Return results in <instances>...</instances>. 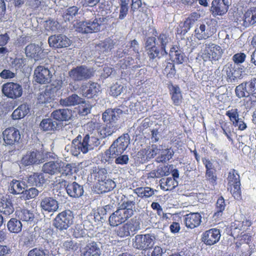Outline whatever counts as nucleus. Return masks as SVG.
Masks as SVG:
<instances>
[{
  "mask_svg": "<svg viewBox=\"0 0 256 256\" xmlns=\"http://www.w3.org/2000/svg\"><path fill=\"white\" fill-rule=\"evenodd\" d=\"M104 160L109 164H112L114 160V162L117 164L124 165L128 164L129 157L127 154H118V156L104 155Z\"/></svg>",
  "mask_w": 256,
  "mask_h": 256,
  "instance_id": "c9c22d12",
  "label": "nucleus"
},
{
  "mask_svg": "<svg viewBox=\"0 0 256 256\" xmlns=\"http://www.w3.org/2000/svg\"><path fill=\"white\" fill-rule=\"evenodd\" d=\"M133 192L138 197L147 199L154 196L157 190L148 186H141L134 189Z\"/></svg>",
  "mask_w": 256,
  "mask_h": 256,
  "instance_id": "72a5a7b5",
  "label": "nucleus"
},
{
  "mask_svg": "<svg viewBox=\"0 0 256 256\" xmlns=\"http://www.w3.org/2000/svg\"><path fill=\"white\" fill-rule=\"evenodd\" d=\"M247 82H243L236 86L235 89L236 96L239 98L248 97L251 95L250 91H248Z\"/></svg>",
  "mask_w": 256,
  "mask_h": 256,
  "instance_id": "c03bdc74",
  "label": "nucleus"
},
{
  "mask_svg": "<svg viewBox=\"0 0 256 256\" xmlns=\"http://www.w3.org/2000/svg\"><path fill=\"white\" fill-rule=\"evenodd\" d=\"M25 188L26 184L24 182L12 180L10 183L8 190L13 194H23Z\"/></svg>",
  "mask_w": 256,
  "mask_h": 256,
  "instance_id": "f704fd0d",
  "label": "nucleus"
},
{
  "mask_svg": "<svg viewBox=\"0 0 256 256\" xmlns=\"http://www.w3.org/2000/svg\"><path fill=\"white\" fill-rule=\"evenodd\" d=\"M114 182L110 179H107L100 182V188L101 192L105 193L113 190L116 187Z\"/></svg>",
  "mask_w": 256,
  "mask_h": 256,
  "instance_id": "864d4df0",
  "label": "nucleus"
},
{
  "mask_svg": "<svg viewBox=\"0 0 256 256\" xmlns=\"http://www.w3.org/2000/svg\"><path fill=\"white\" fill-rule=\"evenodd\" d=\"M124 54L128 55H132L134 53L138 54V44L136 40H133L126 44L124 50H123Z\"/></svg>",
  "mask_w": 256,
  "mask_h": 256,
  "instance_id": "8fccbe9b",
  "label": "nucleus"
},
{
  "mask_svg": "<svg viewBox=\"0 0 256 256\" xmlns=\"http://www.w3.org/2000/svg\"><path fill=\"white\" fill-rule=\"evenodd\" d=\"M122 110L120 108H109L102 114V119L104 122H110L116 124V121L122 114Z\"/></svg>",
  "mask_w": 256,
  "mask_h": 256,
  "instance_id": "5701e85b",
  "label": "nucleus"
},
{
  "mask_svg": "<svg viewBox=\"0 0 256 256\" xmlns=\"http://www.w3.org/2000/svg\"><path fill=\"white\" fill-rule=\"evenodd\" d=\"M126 224L128 227L132 235L135 234L141 228L140 220L136 218L131 219Z\"/></svg>",
  "mask_w": 256,
  "mask_h": 256,
  "instance_id": "6e6d98bb",
  "label": "nucleus"
},
{
  "mask_svg": "<svg viewBox=\"0 0 256 256\" xmlns=\"http://www.w3.org/2000/svg\"><path fill=\"white\" fill-rule=\"evenodd\" d=\"M14 212V208L10 196H3L0 199V213L6 216L12 214Z\"/></svg>",
  "mask_w": 256,
  "mask_h": 256,
  "instance_id": "c85d7f7f",
  "label": "nucleus"
},
{
  "mask_svg": "<svg viewBox=\"0 0 256 256\" xmlns=\"http://www.w3.org/2000/svg\"><path fill=\"white\" fill-rule=\"evenodd\" d=\"M72 116V110L68 108L58 109L51 114V117L58 122L68 121Z\"/></svg>",
  "mask_w": 256,
  "mask_h": 256,
  "instance_id": "2f4dec72",
  "label": "nucleus"
},
{
  "mask_svg": "<svg viewBox=\"0 0 256 256\" xmlns=\"http://www.w3.org/2000/svg\"><path fill=\"white\" fill-rule=\"evenodd\" d=\"M169 54L172 60L178 64H182L184 60V54L178 48H172Z\"/></svg>",
  "mask_w": 256,
  "mask_h": 256,
  "instance_id": "4c0bfd02",
  "label": "nucleus"
},
{
  "mask_svg": "<svg viewBox=\"0 0 256 256\" xmlns=\"http://www.w3.org/2000/svg\"><path fill=\"white\" fill-rule=\"evenodd\" d=\"M114 42L110 38H107L104 41H101L96 46V50L100 54L106 55L114 48Z\"/></svg>",
  "mask_w": 256,
  "mask_h": 256,
  "instance_id": "bb28decb",
  "label": "nucleus"
},
{
  "mask_svg": "<svg viewBox=\"0 0 256 256\" xmlns=\"http://www.w3.org/2000/svg\"><path fill=\"white\" fill-rule=\"evenodd\" d=\"M80 89L83 96L92 98L100 91V86L94 82L84 83L82 85Z\"/></svg>",
  "mask_w": 256,
  "mask_h": 256,
  "instance_id": "c756f323",
  "label": "nucleus"
},
{
  "mask_svg": "<svg viewBox=\"0 0 256 256\" xmlns=\"http://www.w3.org/2000/svg\"><path fill=\"white\" fill-rule=\"evenodd\" d=\"M83 99L76 94H72L66 98H60L59 103L63 106H74L80 104H84Z\"/></svg>",
  "mask_w": 256,
  "mask_h": 256,
  "instance_id": "473e14b6",
  "label": "nucleus"
},
{
  "mask_svg": "<svg viewBox=\"0 0 256 256\" xmlns=\"http://www.w3.org/2000/svg\"><path fill=\"white\" fill-rule=\"evenodd\" d=\"M48 41L50 46L56 48H66L71 44L70 40L62 34L52 36L49 37Z\"/></svg>",
  "mask_w": 256,
  "mask_h": 256,
  "instance_id": "aec40b11",
  "label": "nucleus"
},
{
  "mask_svg": "<svg viewBox=\"0 0 256 256\" xmlns=\"http://www.w3.org/2000/svg\"><path fill=\"white\" fill-rule=\"evenodd\" d=\"M50 152H41L37 150L28 152L22 157V163L25 166L42 163L48 156H50Z\"/></svg>",
  "mask_w": 256,
  "mask_h": 256,
  "instance_id": "20e7f679",
  "label": "nucleus"
},
{
  "mask_svg": "<svg viewBox=\"0 0 256 256\" xmlns=\"http://www.w3.org/2000/svg\"><path fill=\"white\" fill-rule=\"evenodd\" d=\"M170 38L166 34H161L158 36L157 44L160 46L162 54H168L166 47L170 42Z\"/></svg>",
  "mask_w": 256,
  "mask_h": 256,
  "instance_id": "49530a36",
  "label": "nucleus"
},
{
  "mask_svg": "<svg viewBox=\"0 0 256 256\" xmlns=\"http://www.w3.org/2000/svg\"><path fill=\"white\" fill-rule=\"evenodd\" d=\"M64 163L61 160L50 161L45 163L42 167V171L50 175L60 173L64 168Z\"/></svg>",
  "mask_w": 256,
  "mask_h": 256,
  "instance_id": "f3484780",
  "label": "nucleus"
},
{
  "mask_svg": "<svg viewBox=\"0 0 256 256\" xmlns=\"http://www.w3.org/2000/svg\"><path fill=\"white\" fill-rule=\"evenodd\" d=\"M73 214L70 210H65L60 213L54 218L53 225L59 230H66L73 222Z\"/></svg>",
  "mask_w": 256,
  "mask_h": 256,
  "instance_id": "6e6552de",
  "label": "nucleus"
},
{
  "mask_svg": "<svg viewBox=\"0 0 256 256\" xmlns=\"http://www.w3.org/2000/svg\"><path fill=\"white\" fill-rule=\"evenodd\" d=\"M228 189L235 199L241 198L240 182V176L234 169L230 170L228 177Z\"/></svg>",
  "mask_w": 256,
  "mask_h": 256,
  "instance_id": "423d86ee",
  "label": "nucleus"
},
{
  "mask_svg": "<svg viewBox=\"0 0 256 256\" xmlns=\"http://www.w3.org/2000/svg\"><path fill=\"white\" fill-rule=\"evenodd\" d=\"M119 126L117 124L108 122L105 126L102 127L99 132L102 138L111 136L118 128Z\"/></svg>",
  "mask_w": 256,
  "mask_h": 256,
  "instance_id": "e433bc0d",
  "label": "nucleus"
},
{
  "mask_svg": "<svg viewBox=\"0 0 256 256\" xmlns=\"http://www.w3.org/2000/svg\"><path fill=\"white\" fill-rule=\"evenodd\" d=\"M86 228H87L86 226H84V225L77 224L74 229V236L76 238L84 237L86 234Z\"/></svg>",
  "mask_w": 256,
  "mask_h": 256,
  "instance_id": "774afa93",
  "label": "nucleus"
},
{
  "mask_svg": "<svg viewBox=\"0 0 256 256\" xmlns=\"http://www.w3.org/2000/svg\"><path fill=\"white\" fill-rule=\"evenodd\" d=\"M130 143V138L128 134H124L114 140L104 155L118 156L122 154Z\"/></svg>",
  "mask_w": 256,
  "mask_h": 256,
  "instance_id": "7ed1b4c3",
  "label": "nucleus"
},
{
  "mask_svg": "<svg viewBox=\"0 0 256 256\" xmlns=\"http://www.w3.org/2000/svg\"><path fill=\"white\" fill-rule=\"evenodd\" d=\"M25 52L28 57L34 58L35 60L40 58L42 56V50L38 44H30L25 48Z\"/></svg>",
  "mask_w": 256,
  "mask_h": 256,
  "instance_id": "cd10ccee",
  "label": "nucleus"
},
{
  "mask_svg": "<svg viewBox=\"0 0 256 256\" xmlns=\"http://www.w3.org/2000/svg\"><path fill=\"white\" fill-rule=\"evenodd\" d=\"M230 4V0H214L212 2L213 12L222 16L226 12Z\"/></svg>",
  "mask_w": 256,
  "mask_h": 256,
  "instance_id": "393cba45",
  "label": "nucleus"
},
{
  "mask_svg": "<svg viewBox=\"0 0 256 256\" xmlns=\"http://www.w3.org/2000/svg\"><path fill=\"white\" fill-rule=\"evenodd\" d=\"M226 115L228 116L232 124H236V122L238 120L239 114L237 108H232L226 111Z\"/></svg>",
  "mask_w": 256,
  "mask_h": 256,
  "instance_id": "69168bd1",
  "label": "nucleus"
},
{
  "mask_svg": "<svg viewBox=\"0 0 256 256\" xmlns=\"http://www.w3.org/2000/svg\"><path fill=\"white\" fill-rule=\"evenodd\" d=\"M35 80L40 84L49 83L52 80V72L48 68L39 66L34 70Z\"/></svg>",
  "mask_w": 256,
  "mask_h": 256,
  "instance_id": "dca6fc26",
  "label": "nucleus"
},
{
  "mask_svg": "<svg viewBox=\"0 0 256 256\" xmlns=\"http://www.w3.org/2000/svg\"><path fill=\"white\" fill-rule=\"evenodd\" d=\"M132 212L129 210H124L120 206L109 216V222L110 226H116L125 222L127 220L132 217Z\"/></svg>",
  "mask_w": 256,
  "mask_h": 256,
  "instance_id": "ddd939ff",
  "label": "nucleus"
},
{
  "mask_svg": "<svg viewBox=\"0 0 256 256\" xmlns=\"http://www.w3.org/2000/svg\"><path fill=\"white\" fill-rule=\"evenodd\" d=\"M2 134L4 142L7 146H14L20 142L21 138L20 131L14 127L6 128Z\"/></svg>",
  "mask_w": 256,
  "mask_h": 256,
  "instance_id": "2eb2a0df",
  "label": "nucleus"
},
{
  "mask_svg": "<svg viewBox=\"0 0 256 256\" xmlns=\"http://www.w3.org/2000/svg\"><path fill=\"white\" fill-rule=\"evenodd\" d=\"M118 66L122 69L131 68L132 70H135L136 68L140 67L142 64L140 59V56L136 55V62L132 57H128L120 60Z\"/></svg>",
  "mask_w": 256,
  "mask_h": 256,
  "instance_id": "412c9836",
  "label": "nucleus"
},
{
  "mask_svg": "<svg viewBox=\"0 0 256 256\" xmlns=\"http://www.w3.org/2000/svg\"><path fill=\"white\" fill-rule=\"evenodd\" d=\"M156 240L153 234H138L132 240V246L136 249L144 250L153 246Z\"/></svg>",
  "mask_w": 256,
  "mask_h": 256,
  "instance_id": "1a4fd4ad",
  "label": "nucleus"
},
{
  "mask_svg": "<svg viewBox=\"0 0 256 256\" xmlns=\"http://www.w3.org/2000/svg\"><path fill=\"white\" fill-rule=\"evenodd\" d=\"M39 192V190L36 188H32L28 190H24L23 194V196L27 200L34 198L38 195Z\"/></svg>",
  "mask_w": 256,
  "mask_h": 256,
  "instance_id": "338daca9",
  "label": "nucleus"
},
{
  "mask_svg": "<svg viewBox=\"0 0 256 256\" xmlns=\"http://www.w3.org/2000/svg\"><path fill=\"white\" fill-rule=\"evenodd\" d=\"M224 53L222 48L216 44H206L200 52V56L205 61H217Z\"/></svg>",
  "mask_w": 256,
  "mask_h": 256,
  "instance_id": "f03ea898",
  "label": "nucleus"
},
{
  "mask_svg": "<svg viewBox=\"0 0 256 256\" xmlns=\"http://www.w3.org/2000/svg\"><path fill=\"white\" fill-rule=\"evenodd\" d=\"M215 32L216 29L214 28L211 29L208 23L206 24H200L195 30V36L198 40L206 39Z\"/></svg>",
  "mask_w": 256,
  "mask_h": 256,
  "instance_id": "4be33fe9",
  "label": "nucleus"
},
{
  "mask_svg": "<svg viewBox=\"0 0 256 256\" xmlns=\"http://www.w3.org/2000/svg\"><path fill=\"white\" fill-rule=\"evenodd\" d=\"M170 90L173 104L175 106H179L182 98L180 88L177 86H172Z\"/></svg>",
  "mask_w": 256,
  "mask_h": 256,
  "instance_id": "de8ad7c7",
  "label": "nucleus"
},
{
  "mask_svg": "<svg viewBox=\"0 0 256 256\" xmlns=\"http://www.w3.org/2000/svg\"><path fill=\"white\" fill-rule=\"evenodd\" d=\"M7 227L10 232L17 234L21 232L22 225L20 220L12 218L8 222Z\"/></svg>",
  "mask_w": 256,
  "mask_h": 256,
  "instance_id": "a18cd8bd",
  "label": "nucleus"
},
{
  "mask_svg": "<svg viewBox=\"0 0 256 256\" xmlns=\"http://www.w3.org/2000/svg\"><path fill=\"white\" fill-rule=\"evenodd\" d=\"M132 212L129 210H124L120 206L109 216V222L110 226H116L125 222L127 220L132 217Z\"/></svg>",
  "mask_w": 256,
  "mask_h": 256,
  "instance_id": "f8f14e48",
  "label": "nucleus"
},
{
  "mask_svg": "<svg viewBox=\"0 0 256 256\" xmlns=\"http://www.w3.org/2000/svg\"><path fill=\"white\" fill-rule=\"evenodd\" d=\"M220 236V230L212 228L202 234V240L206 245L212 246L218 242Z\"/></svg>",
  "mask_w": 256,
  "mask_h": 256,
  "instance_id": "a211bd4d",
  "label": "nucleus"
},
{
  "mask_svg": "<svg viewBox=\"0 0 256 256\" xmlns=\"http://www.w3.org/2000/svg\"><path fill=\"white\" fill-rule=\"evenodd\" d=\"M233 66L232 64L228 63L224 66L222 69V72L226 74V80L228 83H234L233 72H234Z\"/></svg>",
  "mask_w": 256,
  "mask_h": 256,
  "instance_id": "bf43d9fd",
  "label": "nucleus"
},
{
  "mask_svg": "<svg viewBox=\"0 0 256 256\" xmlns=\"http://www.w3.org/2000/svg\"><path fill=\"white\" fill-rule=\"evenodd\" d=\"M117 235L120 238L130 236L132 234L126 224L120 226L116 230Z\"/></svg>",
  "mask_w": 256,
  "mask_h": 256,
  "instance_id": "0e129e2a",
  "label": "nucleus"
},
{
  "mask_svg": "<svg viewBox=\"0 0 256 256\" xmlns=\"http://www.w3.org/2000/svg\"><path fill=\"white\" fill-rule=\"evenodd\" d=\"M160 184L161 189L165 191L171 190L178 186L177 181L172 177L162 178Z\"/></svg>",
  "mask_w": 256,
  "mask_h": 256,
  "instance_id": "ea45409f",
  "label": "nucleus"
},
{
  "mask_svg": "<svg viewBox=\"0 0 256 256\" xmlns=\"http://www.w3.org/2000/svg\"><path fill=\"white\" fill-rule=\"evenodd\" d=\"M226 207V204L224 198L220 196V197L216 202L215 212L214 216L216 218H220L222 214L223 211L224 210Z\"/></svg>",
  "mask_w": 256,
  "mask_h": 256,
  "instance_id": "603ef678",
  "label": "nucleus"
},
{
  "mask_svg": "<svg viewBox=\"0 0 256 256\" xmlns=\"http://www.w3.org/2000/svg\"><path fill=\"white\" fill-rule=\"evenodd\" d=\"M53 96L54 95L52 94L50 90L46 89L38 94V100L39 103L50 102L53 99Z\"/></svg>",
  "mask_w": 256,
  "mask_h": 256,
  "instance_id": "5fc2aeb1",
  "label": "nucleus"
},
{
  "mask_svg": "<svg viewBox=\"0 0 256 256\" xmlns=\"http://www.w3.org/2000/svg\"><path fill=\"white\" fill-rule=\"evenodd\" d=\"M40 206L43 211L48 212H54L58 210L59 204L52 197L44 196L41 198Z\"/></svg>",
  "mask_w": 256,
  "mask_h": 256,
  "instance_id": "6ab92c4d",
  "label": "nucleus"
},
{
  "mask_svg": "<svg viewBox=\"0 0 256 256\" xmlns=\"http://www.w3.org/2000/svg\"><path fill=\"white\" fill-rule=\"evenodd\" d=\"M92 75V70L84 66H78L68 72V76L74 81L84 80L90 78Z\"/></svg>",
  "mask_w": 256,
  "mask_h": 256,
  "instance_id": "9d476101",
  "label": "nucleus"
},
{
  "mask_svg": "<svg viewBox=\"0 0 256 256\" xmlns=\"http://www.w3.org/2000/svg\"><path fill=\"white\" fill-rule=\"evenodd\" d=\"M2 91L4 96L12 99H16L20 97L23 92L22 86L13 82L4 84Z\"/></svg>",
  "mask_w": 256,
  "mask_h": 256,
  "instance_id": "9b49d317",
  "label": "nucleus"
},
{
  "mask_svg": "<svg viewBox=\"0 0 256 256\" xmlns=\"http://www.w3.org/2000/svg\"><path fill=\"white\" fill-rule=\"evenodd\" d=\"M100 250L96 242H91L80 250V256H100Z\"/></svg>",
  "mask_w": 256,
  "mask_h": 256,
  "instance_id": "a878e982",
  "label": "nucleus"
},
{
  "mask_svg": "<svg viewBox=\"0 0 256 256\" xmlns=\"http://www.w3.org/2000/svg\"><path fill=\"white\" fill-rule=\"evenodd\" d=\"M45 180L42 174L34 173L27 178V182L30 186H40L44 182Z\"/></svg>",
  "mask_w": 256,
  "mask_h": 256,
  "instance_id": "37998d69",
  "label": "nucleus"
},
{
  "mask_svg": "<svg viewBox=\"0 0 256 256\" xmlns=\"http://www.w3.org/2000/svg\"><path fill=\"white\" fill-rule=\"evenodd\" d=\"M28 256H49V252L47 250L36 248L30 250Z\"/></svg>",
  "mask_w": 256,
  "mask_h": 256,
  "instance_id": "680f3d73",
  "label": "nucleus"
},
{
  "mask_svg": "<svg viewBox=\"0 0 256 256\" xmlns=\"http://www.w3.org/2000/svg\"><path fill=\"white\" fill-rule=\"evenodd\" d=\"M122 202L120 205V207L124 210H129L132 212L131 215L133 216L134 214V208L136 207L135 202H132V200H128V199L124 197L122 199Z\"/></svg>",
  "mask_w": 256,
  "mask_h": 256,
  "instance_id": "052dcab7",
  "label": "nucleus"
},
{
  "mask_svg": "<svg viewBox=\"0 0 256 256\" xmlns=\"http://www.w3.org/2000/svg\"><path fill=\"white\" fill-rule=\"evenodd\" d=\"M67 194L72 198H79L84 194V188L82 186L76 182L68 184L66 186Z\"/></svg>",
  "mask_w": 256,
  "mask_h": 256,
  "instance_id": "7c9ffc66",
  "label": "nucleus"
},
{
  "mask_svg": "<svg viewBox=\"0 0 256 256\" xmlns=\"http://www.w3.org/2000/svg\"><path fill=\"white\" fill-rule=\"evenodd\" d=\"M100 144V140L92 134H86L83 137L80 134L72 140L71 153L78 156L80 152L86 154Z\"/></svg>",
  "mask_w": 256,
  "mask_h": 256,
  "instance_id": "f257e3e1",
  "label": "nucleus"
},
{
  "mask_svg": "<svg viewBox=\"0 0 256 256\" xmlns=\"http://www.w3.org/2000/svg\"><path fill=\"white\" fill-rule=\"evenodd\" d=\"M78 8L77 6H72L68 8L63 14V18L65 22L72 21L74 18L78 14Z\"/></svg>",
  "mask_w": 256,
  "mask_h": 256,
  "instance_id": "3c124183",
  "label": "nucleus"
},
{
  "mask_svg": "<svg viewBox=\"0 0 256 256\" xmlns=\"http://www.w3.org/2000/svg\"><path fill=\"white\" fill-rule=\"evenodd\" d=\"M147 50V54L150 60H153L156 58L160 59L162 56H164L168 54H162V50H160L159 48L155 46L148 48Z\"/></svg>",
  "mask_w": 256,
  "mask_h": 256,
  "instance_id": "09e8293b",
  "label": "nucleus"
},
{
  "mask_svg": "<svg viewBox=\"0 0 256 256\" xmlns=\"http://www.w3.org/2000/svg\"><path fill=\"white\" fill-rule=\"evenodd\" d=\"M174 154V152L170 149H166L161 152L160 155L156 158L158 162H166L168 161Z\"/></svg>",
  "mask_w": 256,
  "mask_h": 256,
  "instance_id": "13d9d810",
  "label": "nucleus"
},
{
  "mask_svg": "<svg viewBox=\"0 0 256 256\" xmlns=\"http://www.w3.org/2000/svg\"><path fill=\"white\" fill-rule=\"evenodd\" d=\"M235 20L238 25L245 28L254 24L256 23V7L250 8L244 14L237 12Z\"/></svg>",
  "mask_w": 256,
  "mask_h": 256,
  "instance_id": "0eeeda50",
  "label": "nucleus"
},
{
  "mask_svg": "<svg viewBox=\"0 0 256 256\" xmlns=\"http://www.w3.org/2000/svg\"><path fill=\"white\" fill-rule=\"evenodd\" d=\"M59 124L51 118H44L40 122V126L44 131L56 130Z\"/></svg>",
  "mask_w": 256,
  "mask_h": 256,
  "instance_id": "79ce46f5",
  "label": "nucleus"
},
{
  "mask_svg": "<svg viewBox=\"0 0 256 256\" xmlns=\"http://www.w3.org/2000/svg\"><path fill=\"white\" fill-rule=\"evenodd\" d=\"M202 222L201 215L198 212H191L185 216L184 222L188 228L191 229L198 226Z\"/></svg>",
  "mask_w": 256,
  "mask_h": 256,
  "instance_id": "b1692460",
  "label": "nucleus"
},
{
  "mask_svg": "<svg viewBox=\"0 0 256 256\" xmlns=\"http://www.w3.org/2000/svg\"><path fill=\"white\" fill-rule=\"evenodd\" d=\"M30 112V108L26 104H22L12 112V117L14 120H19L24 117Z\"/></svg>",
  "mask_w": 256,
  "mask_h": 256,
  "instance_id": "a19ab883",
  "label": "nucleus"
},
{
  "mask_svg": "<svg viewBox=\"0 0 256 256\" xmlns=\"http://www.w3.org/2000/svg\"><path fill=\"white\" fill-rule=\"evenodd\" d=\"M18 217L24 222H32L34 220V214L27 209H23L19 212Z\"/></svg>",
  "mask_w": 256,
  "mask_h": 256,
  "instance_id": "4d7b16f0",
  "label": "nucleus"
},
{
  "mask_svg": "<svg viewBox=\"0 0 256 256\" xmlns=\"http://www.w3.org/2000/svg\"><path fill=\"white\" fill-rule=\"evenodd\" d=\"M132 212L129 210H124L120 206L109 216V222L110 226H116L125 222L127 220L132 217Z\"/></svg>",
  "mask_w": 256,
  "mask_h": 256,
  "instance_id": "4468645a",
  "label": "nucleus"
},
{
  "mask_svg": "<svg viewBox=\"0 0 256 256\" xmlns=\"http://www.w3.org/2000/svg\"><path fill=\"white\" fill-rule=\"evenodd\" d=\"M26 59L24 58L17 57L12 62V66L16 70H19L22 68L26 64Z\"/></svg>",
  "mask_w": 256,
  "mask_h": 256,
  "instance_id": "e2e57ef3",
  "label": "nucleus"
},
{
  "mask_svg": "<svg viewBox=\"0 0 256 256\" xmlns=\"http://www.w3.org/2000/svg\"><path fill=\"white\" fill-rule=\"evenodd\" d=\"M90 174L91 176L94 177L96 180L100 182L106 180L108 172L104 168L94 166L91 170Z\"/></svg>",
  "mask_w": 256,
  "mask_h": 256,
  "instance_id": "58836bf2",
  "label": "nucleus"
},
{
  "mask_svg": "<svg viewBox=\"0 0 256 256\" xmlns=\"http://www.w3.org/2000/svg\"><path fill=\"white\" fill-rule=\"evenodd\" d=\"M102 22L101 18L80 22L76 26V30L84 34L96 32L100 30Z\"/></svg>",
  "mask_w": 256,
  "mask_h": 256,
  "instance_id": "39448f33",
  "label": "nucleus"
}]
</instances>
